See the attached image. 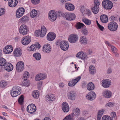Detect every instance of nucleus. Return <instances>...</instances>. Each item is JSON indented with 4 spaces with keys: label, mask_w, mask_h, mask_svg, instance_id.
<instances>
[{
    "label": "nucleus",
    "mask_w": 120,
    "mask_h": 120,
    "mask_svg": "<svg viewBox=\"0 0 120 120\" xmlns=\"http://www.w3.org/2000/svg\"><path fill=\"white\" fill-rule=\"evenodd\" d=\"M115 103L113 102H109L105 105L106 106H109V107H111L114 105Z\"/></svg>",
    "instance_id": "nucleus-55"
},
{
    "label": "nucleus",
    "mask_w": 120,
    "mask_h": 120,
    "mask_svg": "<svg viewBox=\"0 0 120 120\" xmlns=\"http://www.w3.org/2000/svg\"><path fill=\"white\" fill-rule=\"evenodd\" d=\"M86 99L90 101H92L96 98V95L94 92L91 91L89 92L86 95Z\"/></svg>",
    "instance_id": "nucleus-13"
},
{
    "label": "nucleus",
    "mask_w": 120,
    "mask_h": 120,
    "mask_svg": "<svg viewBox=\"0 0 120 120\" xmlns=\"http://www.w3.org/2000/svg\"><path fill=\"white\" fill-rule=\"evenodd\" d=\"M13 68V65L9 63H6V64L4 66V69L8 71H12Z\"/></svg>",
    "instance_id": "nucleus-24"
},
{
    "label": "nucleus",
    "mask_w": 120,
    "mask_h": 120,
    "mask_svg": "<svg viewBox=\"0 0 120 120\" xmlns=\"http://www.w3.org/2000/svg\"><path fill=\"white\" fill-rule=\"evenodd\" d=\"M29 31L28 27L26 25L23 24L21 25L19 29V31L20 34L23 35H26Z\"/></svg>",
    "instance_id": "nucleus-3"
},
{
    "label": "nucleus",
    "mask_w": 120,
    "mask_h": 120,
    "mask_svg": "<svg viewBox=\"0 0 120 120\" xmlns=\"http://www.w3.org/2000/svg\"><path fill=\"white\" fill-rule=\"evenodd\" d=\"M100 19L101 22L104 23H106L108 22V18L107 15L103 14L100 17Z\"/></svg>",
    "instance_id": "nucleus-29"
},
{
    "label": "nucleus",
    "mask_w": 120,
    "mask_h": 120,
    "mask_svg": "<svg viewBox=\"0 0 120 120\" xmlns=\"http://www.w3.org/2000/svg\"><path fill=\"white\" fill-rule=\"evenodd\" d=\"M5 12V10L4 8H0V16L4 15Z\"/></svg>",
    "instance_id": "nucleus-56"
},
{
    "label": "nucleus",
    "mask_w": 120,
    "mask_h": 120,
    "mask_svg": "<svg viewBox=\"0 0 120 120\" xmlns=\"http://www.w3.org/2000/svg\"><path fill=\"white\" fill-rule=\"evenodd\" d=\"M84 7H82L80 9V11L83 14L85 13L86 11V9Z\"/></svg>",
    "instance_id": "nucleus-62"
},
{
    "label": "nucleus",
    "mask_w": 120,
    "mask_h": 120,
    "mask_svg": "<svg viewBox=\"0 0 120 120\" xmlns=\"http://www.w3.org/2000/svg\"><path fill=\"white\" fill-rule=\"evenodd\" d=\"M103 7L106 9H110L112 7V2L109 0H104L102 2Z\"/></svg>",
    "instance_id": "nucleus-4"
},
{
    "label": "nucleus",
    "mask_w": 120,
    "mask_h": 120,
    "mask_svg": "<svg viewBox=\"0 0 120 120\" xmlns=\"http://www.w3.org/2000/svg\"><path fill=\"white\" fill-rule=\"evenodd\" d=\"M62 108L64 112H68L69 110V107L67 103L64 102L62 104Z\"/></svg>",
    "instance_id": "nucleus-23"
},
{
    "label": "nucleus",
    "mask_w": 120,
    "mask_h": 120,
    "mask_svg": "<svg viewBox=\"0 0 120 120\" xmlns=\"http://www.w3.org/2000/svg\"><path fill=\"white\" fill-rule=\"evenodd\" d=\"M39 92L38 90H34L32 92V95L35 98H38L39 95Z\"/></svg>",
    "instance_id": "nucleus-35"
},
{
    "label": "nucleus",
    "mask_w": 120,
    "mask_h": 120,
    "mask_svg": "<svg viewBox=\"0 0 120 120\" xmlns=\"http://www.w3.org/2000/svg\"><path fill=\"white\" fill-rule=\"evenodd\" d=\"M18 3L17 0H9L8 2V5L11 7H15Z\"/></svg>",
    "instance_id": "nucleus-25"
},
{
    "label": "nucleus",
    "mask_w": 120,
    "mask_h": 120,
    "mask_svg": "<svg viewBox=\"0 0 120 120\" xmlns=\"http://www.w3.org/2000/svg\"><path fill=\"white\" fill-rule=\"evenodd\" d=\"M42 50L44 52L49 53L51 51V46L49 44H46L43 45Z\"/></svg>",
    "instance_id": "nucleus-18"
},
{
    "label": "nucleus",
    "mask_w": 120,
    "mask_h": 120,
    "mask_svg": "<svg viewBox=\"0 0 120 120\" xmlns=\"http://www.w3.org/2000/svg\"><path fill=\"white\" fill-rule=\"evenodd\" d=\"M94 6H99L100 4V2L98 0H94Z\"/></svg>",
    "instance_id": "nucleus-53"
},
{
    "label": "nucleus",
    "mask_w": 120,
    "mask_h": 120,
    "mask_svg": "<svg viewBox=\"0 0 120 120\" xmlns=\"http://www.w3.org/2000/svg\"><path fill=\"white\" fill-rule=\"evenodd\" d=\"M60 47L62 50L64 51L67 50L69 46L68 41H61L59 43Z\"/></svg>",
    "instance_id": "nucleus-9"
},
{
    "label": "nucleus",
    "mask_w": 120,
    "mask_h": 120,
    "mask_svg": "<svg viewBox=\"0 0 120 120\" xmlns=\"http://www.w3.org/2000/svg\"><path fill=\"white\" fill-rule=\"evenodd\" d=\"M13 51V47L11 45L6 46L3 49V52L6 54H9L12 52Z\"/></svg>",
    "instance_id": "nucleus-19"
},
{
    "label": "nucleus",
    "mask_w": 120,
    "mask_h": 120,
    "mask_svg": "<svg viewBox=\"0 0 120 120\" xmlns=\"http://www.w3.org/2000/svg\"><path fill=\"white\" fill-rule=\"evenodd\" d=\"M64 7L66 9L69 11H72L75 9L74 5L70 3H67L65 4Z\"/></svg>",
    "instance_id": "nucleus-20"
},
{
    "label": "nucleus",
    "mask_w": 120,
    "mask_h": 120,
    "mask_svg": "<svg viewBox=\"0 0 120 120\" xmlns=\"http://www.w3.org/2000/svg\"><path fill=\"white\" fill-rule=\"evenodd\" d=\"M7 85V82L4 80H2L0 82V86L2 87H5Z\"/></svg>",
    "instance_id": "nucleus-46"
},
{
    "label": "nucleus",
    "mask_w": 120,
    "mask_h": 120,
    "mask_svg": "<svg viewBox=\"0 0 120 120\" xmlns=\"http://www.w3.org/2000/svg\"><path fill=\"white\" fill-rule=\"evenodd\" d=\"M43 82L42 81H40L38 82L37 84V87L38 90H41L42 88Z\"/></svg>",
    "instance_id": "nucleus-49"
},
{
    "label": "nucleus",
    "mask_w": 120,
    "mask_h": 120,
    "mask_svg": "<svg viewBox=\"0 0 120 120\" xmlns=\"http://www.w3.org/2000/svg\"><path fill=\"white\" fill-rule=\"evenodd\" d=\"M102 120H112L111 117L107 115H105L102 117Z\"/></svg>",
    "instance_id": "nucleus-50"
},
{
    "label": "nucleus",
    "mask_w": 120,
    "mask_h": 120,
    "mask_svg": "<svg viewBox=\"0 0 120 120\" xmlns=\"http://www.w3.org/2000/svg\"><path fill=\"white\" fill-rule=\"evenodd\" d=\"M109 29L112 31H114L117 30L118 26L117 24L114 22H110L108 25Z\"/></svg>",
    "instance_id": "nucleus-6"
},
{
    "label": "nucleus",
    "mask_w": 120,
    "mask_h": 120,
    "mask_svg": "<svg viewBox=\"0 0 120 120\" xmlns=\"http://www.w3.org/2000/svg\"><path fill=\"white\" fill-rule=\"evenodd\" d=\"M11 90L15 91L18 92V93H20L21 88L18 86H15L13 87Z\"/></svg>",
    "instance_id": "nucleus-42"
},
{
    "label": "nucleus",
    "mask_w": 120,
    "mask_h": 120,
    "mask_svg": "<svg viewBox=\"0 0 120 120\" xmlns=\"http://www.w3.org/2000/svg\"><path fill=\"white\" fill-rule=\"evenodd\" d=\"M89 70L90 73L93 74L96 72V70L94 67L92 65H90L89 68Z\"/></svg>",
    "instance_id": "nucleus-41"
},
{
    "label": "nucleus",
    "mask_w": 120,
    "mask_h": 120,
    "mask_svg": "<svg viewBox=\"0 0 120 120\" xmlns=\"http://www.w3.org/2000/svg\"><path fill=\"white\" fill-rule=\"evenodd\" d=\"M6 64V61L4 58H1L0 59V65L1 66H4Z\"/></svg>",
    "instance_id": "nucleus-44"
},
{
    "label": "nucleus",
    "mask_w": 120,
    "mask_h": 120,
    "mask_svg": "<svg viewBox=\"0 0 120 120\" xmlns=\"http://www.w3.org/2000/svg\"><path fill=\"white\" fill-rule=\"evenodd\" d=\"M27 49L29 51H34L36 50V48L34 44H33L31 45L30 47H28Z\"/></svg>",
    "instance_id": "nucleus-47"
},
{
    "label": "nucleus",
    "mask_w": 120,
    "mask_h": 120,
    "mask_svg": "<svg viewBox=\"0 0 120 120\" xmlns=\"http://www.w3.org/2000/svg\"><path fill=\"white\" fill-rule=\"evenodd\" d=\"M112 72V69L110 68H109L107 70V72L108 74H111Z\"/></svg>",
    "instance_id": "nucleus-64"
},
{
    "label": "nucleus",
    "mask_w": 120,
    "mask_h": 120,
    "mask_svg": "<svg viewBox=\"0 0 120 120\" xmlns=\"http://www.w3.org/2000/svg\"><path fill=\"white\" fill-rule=\"evenodd\" d=\"M105 111L104 109H102L98 111L97 114V120H100L103 113Z\"/></svg>",
    "instance_id": "nucleus-31"
},
{
    "label": "nucleus",
    "mask_w": 120,
    "mask_h": 120,
    "mask_svg": "<svg viewBox=\"0 0 120 120\" xmlns=\"http://www.w3.org/2000/svg\"><path fill=\"white\" fill-rule=\"evenodd\" d=\"M41 32L40 30H38L35 31V35L37 37L41 36Z\"/></svg>",
    "instance_id": "nucleus-57"
},
{
    "label": "nucleus",
    "mask_w": 120,
    "mask_h": 120,
    "mask_svg": "<svg viewBox=\"0 0 120 120\" xmlns=\"http://www.w3.org/2000/svg\"><path fill=\"white\" fill-rule=\"evenodd\" d=\"M99 9V6H94V7L91 8V9L93 12L94 14H96L98 13Z\"/></svg>",
    "instance_id": "nucleus-38"
},
{
    "label": "nucleus",
    "mask_w": 120,
    "mask_h": 120,
    "mask_svg": "<svg viewBox=\"0 0 120 120\" xmlns=\"http://www.w3.org/2000/svg\"><path fill=\"white\" fill-rule=\"evenodd\" d=\"M80 114V110L79 108L74 109L73 110L72 114L73 116L77 117L79 116Z\"/></svg>",
    "instance_id": "nucleus-30"
},
{
    "label": "nucleus",
    "mask_w": 120,
    "mask_h": 120,
    "mask_svg": "<svg viewBox=\"0 0 120 120\" xmlns=\"http://www.w3.org/2000/svg\"><path fill=\"white\" fill-rule=\"evenodd\" d=\"M28 20V19L27 16L25 15L23 16L19 20L20 22L25 23Z\"/></svg>",
    "instance_id": "nucleus-40"
},
{
    "label": "nucleus",
    "mask_w": 120,
    "mask_h": 120,
    "mask_svg": "<svg viewBox=\"0 0 120 120\" xmlns=\"http://www.w3.org/2000/svg\"><path fill=\"white\" fill-rule=\"evenodd\" d=\"M110 115L112 118H114L116 119V115L115 112H112L111 113Z\"/></svg>",
    "instance_id": "nucleus-60"
},
{
    "label": "nucleus",
    "mask_w": 120,
    "mask_h": 120,
    "mask_svg": "<svg viewBox=\"0 0 120 120\" xmlns=\"http://www.w3.org/2000/svg\"><path fill=\"white\" fill-rule=\"evenodd\" d=\"M67 96L68 99L71 100L73 101L75 99L76 95L74 91L71 90L68 92Z\"/></svg>",
    "instance_id": "nucleus-16"
},
{
    "label": "nucleus",
    "mask_w": 120,
    "mask_h": 120,
    "mask_svg": "<svg viewBox=\"0 0 120 120\" xmlns=\"http://www.w3.org/2000/svg\"><path fill=\"white\" fill-rule=\"evenodd\" d=\"M56 37V35L54 33L50 32L47 34V38L48 41H51L54 40Z\"/></svg>",
    "instance_id": "nucleus-22"
},
{
    "label": "nucleus",
    "mask_w": 120,
    "mask_h": 120,
    "mask_svg": "<svg viewBox=\"0 0 120 120\" xmlns=\"http://www.w3.org/2000/svg\"><path fill=\"white\" fill-rule=\"evenodd\" d=\"M62 15L65 19L69 21L74 20L76 18L74 13L69 12H64L62 14Z\"/></svg>",
    "instance_id": "nucleus-2"
},
{
    "label": "nucleus",
    "mask_w": 120,
    "mask_h": 120,
    "mask_svg": "<svg viewBox=\"0 0 120 120\" xmlns=\"http://www.w3.org/2000/svg\"><path fill=\"white\" fill-rule=\"evenodd\" d=\"M103 97L106 98H109L112 96V93L110 90H103L102 93Z\"/></svg>",
    "instance_id": "nucleus-15"
},
{
    "label": "nucleus",
    "mask_w": 120,
    "mask_h": 120,
    "mask_svg": "<svg viewBox=\"0 0 120 120\" xmlns=\"http://www.w3.org/2000/svg\"><path fill=\"white\" fill-rule=\"evenodd\" d=\"M47 77V74L42 73L37 74L35 76V80L37 81H38L45 79Z\"/></svg>",
    "instance_id": "nucleus-7"
},
{
    "label": "nucleus",
    "mask_w": 120,
    "mask_h": 120,
    "mask_svg": "<svg viewBox=\"0 0 120 120\" xmlns=\"http://www.w3.org/2000/svg\"><path fill=\"white\" fill-rule=\"evenodd\" d=\"M72 118L71 116L69 115L67 116L63 120H71Z\"/></svg>",
    "instance_id": "nucleus-61"
},
{
    "label": "nucleus",
    "mask_w": 120,
    "mask_h": 120,
    "mask_svg": "<svg viewBox=\"0 0 120 120\" xmlns=\"http://www.w3.org/2000/svg\"><path fill=\"white\" fill-rule=\"evenodd\" d=\"M14 54L15 56L19 57L22 54V51L20 49L16 48L14 50Z\"/></svg>",
    "instance_id": "nucleus-27"
},
{
    "label": "nucleus",
    "mask_w": 120,
    "mask_h": 120,
    "mask_svg": "<svg viewBox=\"0 0 120 120\" xmlns=\"http://www.w3.org/2000/svg\"><path fill=\"white\" fill-rule=\"evenodd\" d=\"M31 1L33 4H36L40 3V0H31Z\"/></svg>",
    "instance_id": "nucleus-58"
},
{
    "label": "nucleus",
    "mask_w": 120,
    "mask_h": 120,
    "mask_svg": "<svg viewBox=\"0 0 120 120\" xmlns=\"http://www.w3.org/2000/svg\"><path fill=\"white\" fill-rule=\"evenodd\" d=\"M85 25L83 24L80 22H78L77 24L76 28L78 29H80L81 28L84 27Z\"/></svg>",
    "instance_id": "nucleus-48"
},
{
    "label": "nucleus",
    "mask_w": 120,
    "mask_h": 120,
    "mask_svg": "<svg viewBox=\"0 0 120 120\" xmlns=\"http://www.w3.org/2000/svg\"><path fill=\"white\" fill-rule=\"evenodd\" d=\"M36 48L39 49L41 47L40 44L38 42H37L36 43L34 44Z\"/></svg>",
    "instance_id": "nucleus-59"
},
{
    "label": "nucleus",
    "mask_w": 120,
    "mask_h": 120,
    "mask_svg": "<svg viewBox=\"0 0 120 120\" xmlns=\"http://www.w3.org/2000/svg\"><path fill=\"white\" fill-rule=\"evenodd\" d=\"M37 15V12L36 10L33 9L31 11L30 15L31 18H34L36 17Z\"/></svg>",
    "instance_id": "nucleus-37"
},
{
    "label": "nucleus",
    "mask_w": 120,
    "mask_h": 120,
    "mask_svg": "<svg viewBox=\"0 0 120 120\" xmlns=\"http://www.w3.org/2000/svg\"><path fill=\"white\" fill-rule=\"evenodd\" d=\"M29 73L27 71L25 72L23 76V77L24 78L27 79L29 77Z\"/></svg>",
    "instance_id": "nucleus-52"
},
{
    "label": "nucleus",
    "mask_w": 120,
    "mask_h": 120,
    "mask_svg": "<svg viewBox=\"0 0 120 120\" xmlns=\"http://www.w3.org/2000/svg\"><path fill=\"white\" fill-rule=\"evenodd\" d=\"M76 56L77 57L79 58L80 59L84 60L88 58L86 53L83 51H80L78 53Z\"/></svg>",
    "instance_id": "nucleus-14"
},
{
    "label": "nucleus",
    "mask_w": 120,
    "mask_h": 120,
    "mask_svg": "<svg viewBox=\"0 0 120 120\" xmlns=\"http://www.w3.org/2000/svg\"><path fill=\"white\" fill-rule=\"evenodd\" d=\"M33 56L37 60H39L41 58L40 54L39 53H37L33 54Z\"/></svg>",
    "instance_id": "nucleus-43"
},
{
    "label": "nucleus",
    "mask_w": 120,
    "mask_h": 120,
    "mask_svg": "<svg viewBox=\"0 0 120 120\" xmlns=\"http://www.w3.org/2000/svg\"><path fill=\"white\" fill-rule=\"evenodd\" d=\"M16 70L18 72L22 71L24 68V64L22 61L18 62L16 65Z\"/></svg>",
    "instance_id": "nucleus-10"
},
{
    "label": "nucleus",
    "mask_w": 120,
    "mask_h": 120,
    "mask_svg": "<svg viewBox=\"0 0 120 120\" xmlns=\"http://www.w3.org/2000/svg\"><path fill=\"white\" fill-rule=\"evenodd\" d=\"M30 83V82L29 81L27 80L26 79H24V81L21 83V85L22 86L27 87L29 86Z\"/></svg>",
    "instance_id": "nucleus-36"
},
{
    "label": "nucleus",
    "mask_w": 120,
    "mask_h": 120,
    "mask_svg": "<svg viewBox=\"0 0 120 120\" xmlns=\"http://www.w3.org/2000/svg\"><path fill=\"white\" fill-rule=\"evenodd\" d=\"M81 32L84 35H86L88 33V31L87 29L86 28L83 29L82 31Z\"/></svg>",
    "instance_id": "nucleus-54"
},
{
    "label": "nucleus",
    "mask_w": 120,
    "mask_h": 120,
    "mask_svg": "<svg viewBox=\"0 0 120 120\" xmlns=\"http://www.w3.org/2000/svg\"><path fill=\"white\" fill-rule=\"evenodd\" d=\"M36 110V108L35 105L31 104L27 106V112L29 113L33 114L35 112Z\"/></svg>",
    "instance_id": "nucleus-11"
},
{
    "label": "nucleus",
    "mask_w": 120,
    "mask_h": 120,
    "mask_svg": "<svg viewBox=\"0 0 120 120\" xmlns=\"http://www.w3.org/2000/svg\"><path fill=\"white\" fill-rule=\"evenodd\" d=\"M81 77L79 76L75 79L69 81L68 85L70 86H74L80 79Z\"/></svg>",
    "instance_id": "nucleus-17"
},
{
    "label": "nucleus",
    "mask_w": 120,
    "mask_h": 120,
    "mask_svg": "<svg viewBox=\"0 0 120 120\" xmlns=\"http://www.w3.org/2000/svg\"><path fill=\"white\" fill-rule=\"evenodd\" d=\"M86 11L85 13L89 17H91L90 16L92 14V13L90 10L88 9H86Z\"/></svg>",
    "instance_id": "nucleus-51"
},
{
    "label": "nucleus",
    "mask_w": 120,
    "mask_h": 120,
    "mask_svg": "<svg viewBox=\"0 0 120 120\" xmlns=\"http://www.w3.org/2000/svg\"><path fill=\"white\" fill-rule=\"evenodd\" d=\"M54 99V95L51 94H47L45 97V99L47 101H53Z\"/></svg>",
    "instance_id": "nucleus-26"
},
{
    "label": "nucleus",
    "mask_w": 120,
    "mask_h": 120,
    "mask_svg": "<svg viewBox=\"0 0 120 120\" xmlns=\"http://www.w3.org/2000/svg\"><path fill=\"white\" fill-rule=\"evenodd\" d=\"M79 42L82 45H86L88 43V40L85 36H82L80 38Z\"/></svg>",
    "instance_id": "nucleus-28"
},
{
    "label": "nucleus",
    "mask_w": 120,
    "mask_h": 120,
    "mask_svg": "<svg viewBox=\"0 0 120 120\" xmlns=\"http://www.w3.org/2000/svg\"><path fill=\"white\" fill-rule=\"evenodd\" d=\"M24 99V96L23 95H21L18 100V102L20 105H22V104Z\"/></svg>",
    "instance_id": "nucleus-45"
},
{
    "label": "nucleus",
    "mask_w": 120,
    "mask_h": 120,
    "mask_svg": "<svg viewBox=\"0 0 120 120\" xmlns=\"http://www.w3.org/2000/svg\"><path fill=\"white\" fill-rule=\"evenodd\" d=\"M61 13L59 11H56L53 10L50 11L48 13V19L51 22L55 21L58 16H60Z\"/></svg>",
    "instance_id": "nucleus-1"
},
{
    "label": "nucleus",
    "mask_w": 120,
    "mask_h": 120,
    "mask_svg": "<svg viewBox=\"0 0 120 120\" xmlns=\"http://www.w3.org/2000/svg\"><path fill=\"white\" fill-rule=\"evenodd\" d=\"M82 21L86 25H90L91 24V20L87 18H83L82 19Z\"/></svg>",
    "instance_id": "nucleus-34"
},
{
    "label": "nucleus",
    "mask_w": 120,
    "mask_h": 120,
    "mask_svg": "<svg viewBox=\"0 0 120 120\" xmlns=\"http://www.w3.org/2000/svg\"><path fill=\"white\" fill-rule=\"evenodd\" d=\"M95 87V86L92 82H90L87 85L86 88L87 90L89 91L93 90Z\"/></svg>",
    "instance_id": "nucleus-32"
},
{
    "label": "nucleus",
    "mask_w": 120,
    "mask_h": 120,
    "mask_svg": "<svg viewBox=\"0 0 120 120\" xmlns=\"http://www.w3.org/2000/svg\"><path fill=\"white\" fill-rule=\"evenodd\" d=\"M31 41V37L30 36L27 35L22 38L21 42L23 45H26L30 42Z\"/></svg>",
    "instance_id": "nucleus-12"
},
{
    "label": "nucleus",
    "mask_w": 120,
    "mask_h": 120,
    "mask_svg": "<svg viewBox=\"0 0 120 120\" xmlns=\"http://www.w3.org/2000/svg\"><path fill=\"white\" fill-rule=\"evenodd\" d=\"M25 12L24 8L22 7L19 8L16 11L15 16L16 18H19L22 17L24 14Z\"/></svg>",
    "instance_id": "nucleus-8"
},
{
    "label": "nucleus",
    "mask_w": 120,
    "mask_h": 120,
    "mask_svg": "<svg viewBox=\"0 0 120 120\" xmlns=\"http://www.w3.org/2000/svg\"><path fill=\"white\" fill-rule=\"evenodd\" d=\"M111 83V81L109 80L105 79L102 80L101 85L105 88H108L110 86Z\"/></svg>",
    "instance_id": "nucleus-21"
},
{
    "label": "nucleus",
    "mask_w": 120,
    "mask_h": 120,
    "mask_svg": "<svg viewBox=\"0 0 120 120\" xmlns=\"http://www.w3.org/2000/svg\"><path fill=\"white\" fill-rule=\"evenodd\" d=\"M47 31L45 27L44 26H42L41 27V37H43L46 34Z\"/></svg>",
    "instance_id": "nucleus-33"
},
{
    "label": "nucleus",
    "mask_w": 120,
    "mask_h": 120,
    "mask_svg": "<svg viewBox=\"0 0 120 120\" xmlns=\"http://www.w3.org/2000/svg\"><path fill=\"white\" fill-rule=\"evenodd\" d=\"M20 93H18V92L15 91L11 90L10 94L11 96L13 97H15L18 96Z\"/></svg>",
    "instance_id": "nucleus-39"
},
{
    "label": "nucleus",
    "mask_w": 120,
    "mask_h": 120,
    "mask_svg": "<svg viewBox=\"0 0 120 120\" xmlns=\"http://www.w3.org/2000/svg\"><path fill=\"white\" fill-rule=\"evenodd\" d=\"M111 49L112 51L114 52L115 53L117 50V49L116 48L113 46L111 45Z\"/></svg>",
    "instance_id": "nucleus-63"
},
{
    "label": "nucleus",
    "mask_w": 120,
    "mask_h": 120,
    "mask_svg": "<svg viewBox=\"0 0 120 120\" xmlns=\"http://www.w3.org/2000/svg\"><path fill=\"white\" fill-rule=\"evenodd\" d=\"M78 36L75 34H73L69 35L68 37V41L71 43H74L76 42L78 40Z\"/></svg>",
    "instance_id": "nucleus-5"
}]
</instances>
